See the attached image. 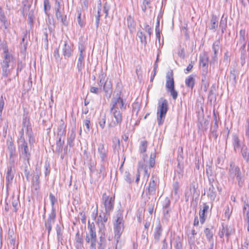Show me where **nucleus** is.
Segmentation results:
<instances>
[{
    "instance_id": "nucleus-1",
    "label": "nucleus",
    "mask_w": 249,
    "mask_h": 249,
    "mask_svg": "<svg viewBox=\"0 0 249 249\" xmlns=\"http://www.w3.org/2000/svg\"><path fill=\"white\" fill-rule=\"evenodd\" d=\"M228 180L233 182L236 179L238 185L242 187L244 183L243 175L239 166L233 161L231 162L228 170Z\"/></svg>"
},
{
    "instance_id": "nucleus-2",
    "label": "nucleus",
    "mask_w": 249,
    "mask_h": 249,
    "mask_svg": "<svg viewBox=\"0 0 249 249\" xmlns=\"http://www.w3.org/2000/svg\"><path fill=\"white\" fill-rule=\"evenodd\" d=\"M113 223L114 238L117 243H118L124 229V220L122 210H119L113 216Z\"/></svg>"
},
{
    "instance_id": "nucleus-3",
    "label": "nucleus",
    "mask_w": 249,
    "mask_h": 249,
    "mask_svg": "<svg viewBox=\"0 0 249 249\" xmlns=\"http://www.w3.org/2000/svg\"><path fill=\"white\" fill-rule=\"evenodd\" d=\"M168 109L167 101L163 98H160L158 101L157 113V123L159 125L163 124Z\"/></svg>"
},
{
    "instance_id": "nucleus-4",
    "label": "nucleus",
    "mask_w": 249,
    "mask_h": 249,
    "mask_svg": "<svg viewBox=\"0 0 249 249\" xmlns=\"http://www.w3.org/2000/svg\"><path fill=\"white\" fill-rule=\"evenodd\" d=\"M107 74L104 72L103 69H101L100 73L98 76V85L99 87H102L103 90L107 95L111 94L112 92V83L108 78L106 79Z\"/></svg>"
},
{
    "instance_id": "nucleus-5",
    "label": "nucleus",
    "mask_w": 249,
    "mask_h": 249,
    "mask_svg": "<svg viewBox=\"0 0 249 249\" xmlns=\"http://www.w3.org/2000/svg\"><path fill=\"white\" fill-rule=\"evenodd\" d=\"M18 148L19 157L23 160L27 161L28 164H29V160L31 158V151L25 140L21 139L20 141H18Z\"/></svg>"
},
{
    "instance_id": "nucleus-6",
    "label": "nucleus",
    "mask_w": 249,
    "mask_h": 249,
    "mask_svg": "<svg viewBox=\"0 0 249 249\" xmlns=\"http://www.w3.org/2000/svg\"><path fill=\"white\" fill-rule=\"evenodd\" d=\"M88 229L89 230V233H87L86 242L90 243V246H96L97 237L96 228L94 223H90L88 222Z\"/></svg>"
},
{
    "instance_id": "nucleus-7",
    "label": "nucleus",
    "mask_w": 249,
    "mask_h": 249,
    "mask_svg": "<svg viewBox=\"0 0 249 249\" xmlns=\"http://www.w3.org/2000/svg\"><path fill=\"white\" fill-rule=\"evenodd\" d=\"M159 186V179L156 175H152L148 186L146 188L145 193L147 196H154Z\"/></svg>"
},
{
    "instance_id": "nucleus-8",
    "label": "nucleus",
    "mask_w": 249,
    "mask_h": 249,
    "mask_svg": "<svg viewBox=\"0 0 249 249\" xmlns=\"http://www.w3.org/2000/svg\"><path fill=\"white\" fill-rule=\"evenodd\" d=\"M114 196L109 197L106 193L102 196L103 203L105 208V212L108 214H110L113 211L114 206Z\"/></svg>"
},
{
    "instance_id": "nucleus-9",
    "label": "nucleus",
    "mask_w": 249,
    "mask_h": 249,
    "mask_svg": "<svg viewBox=\"0 0 249 249\" xmlns=\"http://www.w3.org/2000/svg\"><path fill=\"white\" fill-rule=\"evenodd\" d=\"M78 50L80 53L77 63V68L78 71L81 72L85 67L84 58L86 55V48L82 43H81L79 45Z\"/></svg>"
},
{
    "instance_id": "nucleus-10",
    "label": "nucleus",
    "mask_w": 249,
    "mask_h": 249,
    "mask_svg": "<svg viewBox=\"0 0 249 249\" xmlns=\"http://www.w3.org/2000/svg\"><path fill=\"white\" fill-rule=\"evenodd\" d=\"M60 0H55L54 10L55 16L57 20H60L64 25L67 26L68 22L67 21V16L66 15H62V12L60 11Z\"/></svg>"
},
{
    "instance_id": "nucleus-11",
    "label": "nucleus",
    "mask_w": 249,
    "mask_h": 249,
    "mask_svg": "<svg viewBox=\"0 0 249 249\" xmlns=\"http://www.w3.org/2000/svg\"><path fill=\"white\" fill-rule=\"evenodd\" d=\"M209 62V57L208 55L204 53L200 54L199 56V63L200 65L202 67V75L205 78L206 75L208 71V66Z\"/></svg>"
},
{
    "instance_id": "nucleus-12",
    "label": "nucleus",
    "mask_w": 249,
    "mask_h": 249,
    "mask_svg": "<svg viewBox=\"0 0 249 249\" xmlns=\"http://www.w3.org/2000/svg\"><path fill=\"white\" fill-rule=\"evenodd\" d=\"M56 217V212L55 209H52L51 212L49 214V217L45 222L46 230L48 231V234L50 233L52 230V225L54 223Z\"/></svg>"
},
{
    "instance_id": "nucleus-13",
    "label": "nucleus",
    "mask_w": 249,
    "mask_h": 249,
    "mask_svg": "<svg viewBox=\"0 0 249 249\" xmlns=\"http://www.w3.org/2000/svg\"><path fill=\"white\" fill-rule=\"evenodd\" d=\"M36 174H35L32 179V186L31 189L32 191H38L40 189V180L39 178L41 175V173L39 171H37V169L36 168Z\"/></svg>"
},
{
    "instance_id": "nucleus-14",
    "label": "nucleus",
    "mask_w": 249,
    "mask_h": 249,
    "mask_svg": "<svg viewBox=\"0 0 249 249\" xmlns=\"http://www.w3.org/2000/svg\"><path fill=\"white\" fill-rule=\"evenodd\" d=\"M98 153L103 163L107 161L108 149L105 147L103 143H101L98 145Z\"/></svg>"
},
{
    "instance_id": "nucleus-15",
    "label": "nucleus",
    "mask_w": 249,
    "mask_h": 249,
    "mask_svg": "<svg viewBox=\"0 0 249 249\" xmlns=\"http://www.w3.org/2000/svg\"><path fill=\"white\" fill-rule=\"evenodd\" d=\"M182 237L179 235L174 234L171 235L170 243L171 246H173L175 249H182Z\"/></svg>"
},
{
    "instance_id": "nucleus-16",
    "label": "nucleus",
    "mask_w": 249,
    "mask_h": 249,
    "mask_svg": "<svg viewBox=\"0 0 249 249\" xmlns=\"http://www.w3.org/2000/svg\"><path fill=\"white\" fill-rule=\"evenodd\" d=\"M222 228L219 232V236L221 238H222L224 235H225L228 240L230 236L234 233V230L231 228V226H228L227 225H222Z\"/></svg>"
},
{
    "instance_id": "nucleus-17",
    "label": "nucleus",
    "mask_w": 249,
    "mask_h": 249,
    "mask_svg": "<svg viewBox=\"0 0 249 249\" xmlns=\"http://www.w3.org/2000/svg\"><path fill=\"white\" fill-rule=\"evenodd\" d=\"M15 165H8L6 175V185L8 186L11 183L15 174Z\"/></svg>"
},
{
    "instance_id": "nucleus-18",
    "label": "nucleus",
    "mask_w": 249,
    "mask_h": 249,
    "mask_svg": "<svg viewBox=\"0 0 249 249\" xmlns=\"http://www.w3.org/2000/svg\"><path fill=\"white\" fill-rule=\"evenodd\" d=\"M109 215L110 214H107L106 212H104L101 211L99 215L97 216L96 223L101 227H104L105 224L107 222Z\"/></svg>"
},
{
    "instance_id": "nucleus-19",
    "label": "nucleus",
    "mask_w": 249,
    "mask_h": 249,
    "mask_svg": "<svg viewBox=\"0 0 249 249\" xmlns=\"http://www.w3.org/2000/svg\"><path fill=\"white\" fill-rule=\"evenodd\" d=\"M13 60V57L12 55L9 53L8 48H5L4 49V56L0 64L8 65V66L10 67V63L12 62Z\"/></svg>"
},
{
    "instance_id": "nucleus-20",
    "label": "nucleus",
    "mask_w": 249,
    "mask_h": 249,
    "mask_svg": "<svg viewBox=\"0 0 249 249\" xmlns=\"http://www.w3.org/2000/svg\"><path fill=\"white\" fill-rule=\"evenodd\" d=\"M110 112L115 119L116 123L121 125L122 122V114L118 108L111 107Z\"/></svg>"
},
{
    "instance_id": "nucleus-21",
    "label": "nucleus",
    "mask_w": 249,
    "mask_h": 249,
    "mask_svg": "<svg viewBox=\"0 0 249 249\" xmlns=\"http://www.w3.org/2000/svg\"><path fill=\"white\" fill-rule=\"evenodd\" d=\"M73 50L71 45L69 44L67 41H64V44L62 48L63 55L65 59L71 56Z\"/></svg>"
},
{
    "instance_id": "nucleus-22",
    "label": "nucleus",
    "mask_w": 249,
    "mask_h": 249,
    "mask_svg": "<svg viewBox=\"0 0 249 249\" xmlns=\"http://www.w3.org/2000/svg\"><path fill=\"white\" fill-rule=\"evenodd\" d=\"M112 107L118 108L119 107L121 110H124L126 108V104H124L123 98L120 96L113 101H112Z\"/></svg>"
},
{
    "instance_id": "nucleus-23",
    "label": "nucleus",
    "mask_w": 249,
    "mask_h": 249,
    "mask_svg": "<svg viewBox=\"0 0 249 249\" xmlns=\"http://www.w3.org/2000/svg\"><path fill=\"white\" fill-rule=\"evenodd\" d=\"M166 88L167 90L175 87L174 80L172 71L168 72L166 76Z\"/></svg>"
},
{
    "instance_id": "nucleus-24",
    "label": "nucleus",
    "mask_w": 249,
    "mask_h": 249,
    "mask_svg": "<svg viewBox=\"0 0 249 249\" xmlns=\"http://www.w3.org/2000/svg\"><path fill=\"white\" fill-rule=\"evenodd\" d=\"M209 206L207 203H203V207L202 210H200L199 211V219L200 222L201 224H203L206 220L207 215L206 213L208 212Z\"/></svg>"
},
{
    "instance_id": "nucleus-25",
    "label": "nucleus",
    "mask_w": 249,
    "mask_h": 249,
    "mask_svg": "<svg viewBox=\"0 0 249 249\" xmlns=\"http://www.w3.org/2000/svg\"><path fill=\"white\" fill-rule=\"evenodd\" d=\"M66 124L64 121L61 119L57 127V137H62L65 135L66 130Z\"/></svg>"
},
{
    "instance_id": "nucleus-26",
    "label": "nucleus",
    "mask_w": 249,
    "mask_h": 249,
    "mask_svg": "<svg viewBox=\"0 0 249 249\" xmlns=\"http://www.w3.org/2000/svg\"><path fill=\"white\" fill-rule=\"evenodd\" d=\"M147 145L148 142L146 141L143 140L141 141L139 146V152L140 153L142 154V158L144 161L145 160V158H146L147 157V155L145 154L147 148Z\"/></svg>"
},
{
    "instance_id": "nucleus-27",
    "label": "nucleus",
    "mask_w": 249,
    "mask_h": 249,
    "mask_svg": "<svg viewBox=\"0 0 249 249\" xmlns=\"http://www.w3.org/2000/svg\"><path fill=\"white\" fill-rule=\"evenodd\" d=\"M162 231V226L160 224V221L159 220L157 223V225H156V228L155 229L154 234V239L157 241H159L160 236L161 235Z\"/></svg>"
},
{
    "instance_id": "nucleus-28",
    "label": "nucleus",
    "mask_w": 249,
    "mask_h": 249,
    "mask_svg": "<svg viewBox=\"0 0 249 249\" xmlns=\"http://www.w3.org/2000/svg\"><path fill=\"white\" fill-rule=\"evenodd\" d=\"M22 127L23 128H26V133L29 132V135H31V131H32L31 125L29 118L25 114L23 116Z\"/></svg>"
},
{
    "instance_id": "nucleus-29",
    "label": "nucleus",
    "mask_w": 249,
    "mask_h": 249,
    "mask_svg": "<svg viewBox=\"0 0 249 249\" xmlns=\"http://www.w3.org/2000/svg\"><path fill=\"white\" fill-rule=\"evenodd\" d=\"M232 144L233 147V150L235 152L237 149L242 147L240 140L236 134H234L232 136Z\"/></svg>"
},
{
    "instance_id": "nucleus-30",
    "label": "nucleus",
    "mask_w": 249,
    "mask_h": 249,
    "mask_svg": "<svg viewBox=\"0 0 249 249\" xmlns=\"http://www.w3.org/2000/svg\"><path fill=\"white\" fill-rule=\"evenodd\" d=\"M241 154L243 158L247 162H249V148L245 144L242 145L241 147Z\"/></svg>"
},
{
    "instance_id": "nucleus-31",
    "label": "nucleus",
    "mask_w": 249,
    "mask_h": 249,
    "mask_svg": "<svg viewBox=\"0 0 249 249\" xmlns=\"http://www.w3.org/2000/svg\"><path fill=\"white\" fill-rule=\"evenodd\" d=\"M7 238L10 245L14 247L16 243L17 235L13 230H9Z\"/></svg>"
},
{
    "instance_id": "nucleus-32",
    "label": "nucleus",
    "mask_w": 249,
    "mask_h": 249,
    "mask_svg": "<svg viewBox=\"0 0 249 249\" xmlns=\"http://www.w3.org/2000/svg\"><path fill=\"white\" fill-rule=\"evenodd\" d=\"M207 196L212 201H213L215 200L216 196V192L215 191L213 185H211L209 187L207 191Z\"/></svg>"
},
{
    "instance_id": "nucleus-33",
    "label": "nucleus",
    "mask_w": 249,
    "mask_h": 249,
    "mask_svg": "<svg viewBox=\"0 0 249 249\" xmlns=\"http://www.w3.org/2000/svg\"><path fill=\"white\" fill-rule=\"evenodd\" d=\"M75 129L71 130V133L68 135L67 143L70 147H72L74 145V141L75 138Z\"/></svg>"
},
{
    "instance_id": "nucleus-34",
    "label": "nucleus",
    "mask_w": 249,
    "mask_h": 249,
    "mask_svg": "<svg viewBox=\"0 0 249 249\" xmlns=\"http://www.w3.org/2000/svg\"><path fill=\"white\" fill-rule=\"evenodd\" d=\"M185 83L187 87L193 89L195 84V79L192 75H190L185 79Z\"/></svg>"
},
{
    "instance_id": "nucleus-35",
    "label": "nucleus",
    "mask_w": 249,
    "mask_h": 249,
    "mask_svg": "<svg viewBox=\"0 0 249 249\" xmlns=\"http://www.w3.org/2000/svg\"><path fill=\"white\" fill-rule=\"evenodd\" d=\"M204 233L206 237L207 240L212 243L213 241V228H206L204 230Z\"/></svg>"
},
{
    "instance_id": "nucleus-36",
    "label": "nucleus",
    "mask_w": 249,
    "mask_h": 249,
    "mask_svg": "<svg viewBox=\"0 0 249 249\" xmlns=\"http://www.w3.org/2000/svg\"><path fill=\"white\" fill-rule=\"evenodd\" d=\"M2 69V77H7L11 73V69L9 68V66L4 64H1Z\"/></svg>"
},
{
    "instance_id": "nucleus-37",
    "label": "nucleus",
    "mask_w": 249,
    "mask_h": 249,
    "mask_svg": "<svg viewBox=\"0 0 249 249\" xmlns=\"http://www.w3.org/2000/svg\"><path fill=\"white\" fill-rule=\"evenodd\" d=\"M211 24L210 30H212L213 32H215L218 26V19L216 16L214 15L212 16L211 19Z\"/></svg>"
},
{
    "instance_id": "nucleus-38",
    "label": "nucleus",
    "mask_w": 249,
    "mask_h": 249,
    "mask_svg": "<svg viewBox=\"0 0 249 249\" xmlns=\"http://www.w3.org/2000/svg\"><path fill=\"white\" fill-rule=\"evenodd\" d=\"M107 241L104 234L100 236V240L98 242V249H105L106 247Z\"/></svg>"
},
{
    "instance_id": "nucleus-39",
    "label": "nucleus",
    "mask_w": 249,
    "mask_h": 249,
    "mask_svg": "<svg viewBox=\"0 0 249 249\" xmlns=\"http://www.w3.org/2000/svg\"><path fill=\"white\" fill-rule=\"evenodd\" d=\"M127 25L130 32H132L135 29V23L134 18L131 15H129L127 17Z\"/></svg>"
},
{
    "instance_id": "nucleus-40",
    "label": "nucleus",
    "mask_w": 249,
    "mask_h": 249,
    "mask_svg": "<svg viewBox=\"0 0 249 249\" xmlns=\"http://www.w3.org/2000/svg\"><path fill=\"white\" fill-rule=\"evenodd\" d=\"M51 4L49 1V0H43V8L44 11L46 14V15L48 17V18H50V14H49L48 12L51 9Z\"/></svg>"
},
{
    "instance_id": "nucleus-41",
    "label": "nucleus",
    "mask_w": 249,
    "mask_h": 249,
    "mask_svg": "<svg viewBox=\"0 0 249 249\" xmlns=\"http://www.w3.org/2000/svg\"><path fill=\"white\" fill-rule=\"evenodd\" d=\"M17 157V156L16 151L10 152L9 162L8 165H10L11 166L15 165Z\"/></svg>"
},
{
    "instance_id": "nucleus-42",
    "label": "nucleus",
    "mask_w": 249,
    "mask_h": 249,
    "mask_svg": "<svg viewBox=\"0 0 249 249\" xmlns=\"http://www.w3.org/2000/svg\"><path fill=\"white\" fill-rule=\"evenodd\" d=\"M151 0H143L142 5H141L142 10L143 12L145 13L147 8H151Z\"/></svg>"
},
{
    "instance_id": "nucleus-43",
    "label": "nucleus",
    "mask_w": 249,
    "mask_h": 249,
    "mask_svg": "<svg viewBox=\"0 0 249 249\" xmlns=\"http://www.w3.org/2000/svg\"><path fill=\"white\" fill-rule=\"evenodd\" d=\"M58 140L56 142V150L60 152L62 150L63 145L64 143V140H62V137H57Z\"/></svg>"
},
{
    "instance_id": "nucleus-44",
    "label": "nucleus",
    "mask_w": 249,
    "mask_h": 249,
    "mask_svg": "<svg viewBox=\"0 0 249 249\" xmlns=\"http://www.w3.org/2000/svg\"><path fill=\"white\" fill-rule=\"evenodd\" d=\"M220 44V43L219 40L215 41L213 43L212 49L214 52L213 58L216 57L217 56V54L219 49Z\"/></svg>"
},
{
    "instance_id": "nucleus-45",
    "label": "nucleus",
    "mask_w": 249,
    "mask_h": 249,
    "mask_svg": "<svg viewBox=\"0 0 249 249\" xmlns=\"http://www.w3.org/2000/svg\"><path fill=\"white\" fill-rule=\"evenodd\" d=\"M227 18L222 16L220 21L219 27L221 29L222 33H224L227 27Z\"/></svg>"
},
{
    "instance_id": "nucleus-46",
    "label": "nucleus",
    "mask_w": 249,
    "mask_h": 249,
    "mask_svg": "<svg viewBox=\"0 0 249 249\" xmlns=\"http://www.w3.org/2000/svg\"><path fill=\"white\" fill-rule=\"evenodd\" d=\"M101 11V4L99 3L98 6V11L97 14L95 15V24L97 28L99 27V23H100V18L101 17L100 13Z\"/></svg>"
},
{
    "instance_id": "nucleus-47",
    "label": "nucleus",
    "mask_w": 249,
    "mask_h": 249,
    "mask_svg": "<svg viewBox=\"0 0 249 249\" xmlns=\"http://www.w3.org/2000/svg\"><path fill=\"white\" fill-rule=\"evenodd\" d=\"M137 36L140 38L141 42L145 45L147 44V41L144 34L142 31H139L137 33Z\"/></svg>"
},
{
    "instance_id": "nucleus-48",
    "label": "nucleus",
    "mask_w": 249,
    "mask_h": 249,
    "mask_svg": "<svg viewBox=\"0 0 249 249\" xmlns=\"http://www.w3.org/2000/svg\"><path fill=\"white\" fill-rule=\"evenodd\" d=\"M75 240L76 242V246H81L83 244V240L82 237V235L80 234L79 231L75 235Z\"/></svg>"
},
{
    "instance_id": "nucleus-49",
    "label": "nucleus",
    "mask_w": 249,
    "mask_h": 249,
    "mask_svg": "<svg viewBox=\"0 0 249 249\" xmlns=\"http://www.w3.org/2000/svg\"><path fill=\"white\" fill-rule=\"evenodd\" d=\"M56 231L57 233V238L58 242L61 241L63 239L62 232H61V227L59 225H57L56 227Z\"/></svg>"
},
{
    "instance_id": "nucleus-50",
    "label": "nucleus",
    "mask_w": 249,
    "mask_h": 249,
    "mask_svg": "<svg viewBox=\"0 0 249 249\" xmlns=\"http://www.w3.org/2000/svg\"><path fill=\"white\" fill-rule=\"evenodd\" d=\"M7 145L9 153L16 151L15 146L12 141H7Z\"/></svg>"
},
{
    "instance_id": "nucleus-51",
    "label": "nucleus",
    "mask_w": 249,
    "mask_h": 249,
    "mask_svg": "<svg viewBox=\"0 0 249 249\" xmlns=\"http://www.w3.org/2000/svg\"><path fill=\"white\" fill-rule=\"evenodd\" d=\"M106 118L105 115H103L102 116H101V117L99 119V124L100 127L103 129L106 125Z\"/></svg>"
},
{
    "instance_id": "nucleus-52",
    "label": "nucleus",
    "mask_w": 249,
    "mask_h": 249,
    "mask_svg": "<svg viewBox=\"0 0 249 249\" xmlns=\"http://www.w3.org/2000/svg\"><path fill=\"white\" fill-rule=\"evenodd\" d=\"M125 180L129 184H130L133 180L129 172L125 171L124 176Z\"/></svg>"
},
{
    "instance_id": "nucleus-53",
    "label": "nucleus",
    "mask_w": 249,
    "mask_h": 249,
    "mask_svg": "<svg viewBox=\"0 0 249 249\" xmlns=\"http://www.w3.org/2000/svg\"><path fill=\"white\" fill-rule=\"evenodd\" d=\"M167 91L170 93V94L174 100H176L177 98L178 93L177 91L175 89V87L168 89Z\"/></svg>"
},
{
    "instance_id": "nucleus-54",
    "label": "nucleus",
    "mask_w": 249,
    "mask_h": 249,
    "mask_svg": "<svg viewBox=\"0 0 249 249\" xmlns=\"http://www.w3.org/2000/svg\"><path fill=\"white\" fill-rule=\"evenodd\" d=\"M158 25L156 26V29H155L156 36L157 40H158L159 46H160L161 45V43H160V29H159V21H158Z\"/></svg>"
},
{
    "instance_id": "nucleus-55",
    "label": "nucleus",
    "mask_w": 249,
    "mask_h": 249,
    "mask_svg": "<svg viewBox=\"0 0 249 249\" xmlns=\"http://www.w3.org/2000/svg\"><path fill=\"white\" fill-rule=\"evenodd\" d=\"M162 211L164 218L168 220L170 217L169 213L171 211V208H163Z\"/></svg>"
},
{
    "instance_id": "nucleus-56",
    "label": "nucleus",
    "mask_w": 249,
    "mask_h": 249,
    "mask_svg": "<svg viewBox=\"0 0 249 249\" xmlns=\"http://www.w3.org/2000/svg\"><path fill=\"white\" fill-rule=\"evenodd\" d=\"M171 202L169 198L166 197L162 203V209L163 208H170Z\"/></svg>"
},
{
    "instance_id": "nucleus-57",
    "label": "nucleus",
    "mask_w": 249,
    "mask_h": 249,
    "mask_svg": "<svg viewBox=\"0 0 249 249\" xmlns=\"http://www.w3.org/2000/svg\"><path fill=\"white\" fill-rule=\"evenodd\" d=\"M113 147L114 148V150H116V149L118 150L120 148L119 139L117 138H115L113 140Z\"/></svg>"
},
{
    "instance_id": "nucleus-58",
    "label": "nucleus",
    "mask_w": 249,
    "mask_h": 249,
    "mask_svg": "<svg viewBox=\"0 0 249 249\" xmlns=\"http://www.w3.org/2000/svg\"><path fill=\"white\" fill-rule=\"evenodd\" d=\"M19 204V201L18 199L13 198L12 202V206L14 208V211L15 213H17L18 210V205Z\"/></svg>"
},
{
    "instance_id": "nucleus-59",
    "label": "nucleus",
    "mask_w": 249,
    "mask_h": 249,
    "mask_svg": "<svg viewBox=\"0 0 249 249\" xmlns=\"http://www.w3.org/2000/svg\"><path fill=\"white\" fill-rule=\"evenodd\" d=\"M81 11H78V17H77V22L80 27H82L85 25V22L81 19Z\"/></svg>"
},
{
    "instance_id": "nucleus-60",
    "label": "nucleus",
    "mask_w": 249,
    "mask_h": 249,
    "mask_svg": "<svg viewBox=\"0 0 249 249\" xmlns=\"http://www.w3.org/2000/svg\"><path fill=\"white\" fill-rule=\"evenodd\" d=\"M101 88L102 87L97 88L95 87H91L90 88V91L92 93L98 94L101 91Z\"/></svg>"
},
{
    "instance_id": "nucleus-61",
    "label": "nucleus",
    "mask_w": 249,
    "mask_h": 249,
    "mask_svg": "<svg viewBox=\"0 0 249 249\" xmlns=\"http://www.w3.org/2000/svg\"><path fill=\"white\" fill-rule=\"evenodd\" d=\"M179 188V183L178 181H175L173 184L174 193L175 196H178Z\"/></svg>"
},
{
    "instance_id": "nucleus-62",
    "label": "nucleus",
    "mask_w": 249,
    "mask_h": 249,
    "mask_svg": "<svg viewBox=\"0 0 249 249\" xmlns=\"http://www.w3.org/2000/svg\"><path fill=\"white\" fill-rule=\"evenodd\" d=\"M84 125L86 127V130H85V131L86 132H89L90 130V121L89 119L87 118L84 120Z\"/></svg>"
},
{
    "instance_id": "nucleus-63",
    "label": "nucleus",
    "mask_w": 249,
    "mask_h": 249,
    "mask_svg": "<svg viewBox=\"0 0 249 249\" xmlns=\"http://www.w3.org/2000/svg\"><path fill=\"white\" fill-rule=\"evenodd\" d=\"M140 104L138 103H135L133 106V110H132V111H133V113H136V115H137L138 114V112L140 110Z\"/></svg>"
},
{
    "instance_id": "nucleus-64",
    "label": "nucleus",
    "mask_w": 249,
    "mask_h": 249,
    "mask_svg": "<svg viewBox=\"0 0 249 249\" xmlns=\"http://www.w3.org/2000/svg\"><path fill=\"white\" fill-rule=\"evenodd\" d=\"M245 127L246 136L249 139V119H248L246 121V123Z\"/></svg>"
}]
</instances>
